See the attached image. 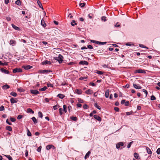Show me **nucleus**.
<instances>
[{
    "label": "nucleus",
    "mask_w": 160,
    "mask_h": 160,
    "mask_svg": "<svg viewBox=\"0 0 160 160\" xmlns=\"http://www.w3.org/2000/svg\"><path fill=\"white\" fill-rule=\"evenodd\" d=\"M139 46L140 47H141V48H147V47L143 45V44H139Z\"/></svg>",
    "instance_id": "nucleus-53"
},
{
    "label": "nucleus",
    "mask_w": 160,
    "mask_h": 160,
    "mask_svg": "<svg viewBox=\"0 0 160 160\" xmlns=\"http://www.w3.org/2000/svg\"><path fill=\"white\" fill-rule=\"evenodd\" d=\"M91 153V152L90 151H89L85 155L84 158L85 159H86L88 158L90 155V154Z\"/></svg>",
    "instance_id": "nucleus-19"
},
{
    "label": "nucleus",
    "mask_w": 160,
    "mask_h": 160,
    "mask_svg": "<svg viewBox=\"0 0 160 160\" xmlns=\"http://www.w3.org/2000/svg\"><path fill=\"white\" fill-rule=\"evenodd\" d=\"M52 147H53V149L55 148L54 146L52 145H49L46 146V148L47 150H49L52 148Z\"/></svg>",
    "instance_id": "nucleus-12"
},
{
    "label": "nucleus",
    "mask_w": 160,
    "mask_h": 160,
    "mask_svg": "<svg viewBox=\"0 0 160 160\" xmlns=\"http://www.w3.org/2000/svg\"><path fill=\"white\" fill-rule=\"evenodd\" d=\"M157 153L158 154H159L160 153V148H159L157 150Z\"/></svg>",
    "instance_id": "nucleus-54"
},
{
    "label": "nucleus",
    "mask_w": 160,
    "mask_h": 160,
    "mask_svg": "<svg viewBox=\"0 0 160 160\" xmlns=\"http://www.w3.org/2000/svg\"><path fill=\"white\" fill-rule=\"evenodd\" d=\"M88 48L90 49H93V47L90 45H88L87 46Z\"/></svg>",
    "instance_id": "nucleus-57"
},
{
    "label": "nucleus",
    "mask_w": 160,
    "mask_h": 160,
    "mask_svg": "<svg viewBox=\"0 0 160 160\" xmlns=\"http://www.w3.org/2000/svg\"><path fill=\"white\" fill-rule=\"evenodd\" d=\"M85 3H80L79 4V5L81 8H83L85 6Z\"/></svg>",
    "instance_id": "nucleus-39"
},
{
    "label": "nucleus",
    "mask_w": 160,
    "mask_h": 160,
    "mask_svg": "<svg viewBox=\"0 0 160 160\" xmlns=\"http://www.w3.org/2000/svg\"><path fill=\"white\" fill-rule=\"evenodd\" d=\"M31 92L34 94L36 95L39 93V92L36 90H30Z\"/></svg>",
    "instance_id": "nucleus-4"
},
{
    "label": "nucleus",
    "mask_w": 160,
    "mask_h": 160,
    "mask_svg": "<svg viewBox=\"0 0 160 160\" xmlns=\"http://www.w3.org/2000/svg\"><path fill=\"white\" fill-rule=\"evenodd\" d=\"M18 90L20 92H23L24 91V90L22 88H18Z\"/></svg>",
    "instance_id": "nucleus-44"
},
{
    "label": "nucleus",
    "mask_w": 160,
    "mask_h": 160,
    "mask_svg": "<svg viewBox=\"0 0 160 160\" xmlns=\"http://www.w3.org/2000/svg\"><path fill=\"white\" fill-rule=\"evenodd\" d=\"M27 135L28 136H31L32 135V134L29 131V130L28 129L27 130Z\"/></svg>",
    "instance_id": "nucleus-38"
},
{
    "label": "nucleus",
    "mask_w": 160,
    "mask_h": 160,
    "mask_svg": "<svg viewBox=\"0 0 160 160\" xmlns=\"http://www.w3.org/2000/svg\"><path fill=\"white\" fill-rule=\"evenodd\" d=\"M133 87L136 89H140L141 88V87L139 85H137V84H135L133 83Z\"/></svg>",
    "instance_id": "nucleus-11"
},
{
    "label": "nucleus",
    "mask_w": 160,
    "mask_h": 160,
    "mask_svg": "<svg viewBox=\"0 0 160 160\" xmlns=\"http://www.w3.org/2000/svg\"><path fill=\"white\" fill-rule=\"evenodd\" d=\"M129 101H127L125 103V106H128L129 105Z\"/></svg>",
    "instance_id": "nucleus-60"
},
{
    "label": "nucleus",
    "mask_w": 160,
    "mask_h": 160,
    "mask_svg": "<svg viewBox=\"0 0 160 160\" xmlns=\"http://www.w3.org/2000/svg\"><path fill=\"white\" fill-rule=\"evenodd\" d=\"M129 85L128 84H127L125 86H123V87L124 88H129Z\"/></svg>",
    "instance_id": "nucleus-49"
},
{
    "label": "nucleus",
    "mask_w": 160,
    "mask_h": 160,
    "mask_svg": "<svg viewBox=\"0 0 160 160\" xmlns=\"http://www.w3.org/2000/svg\"><path fill=\"white\" fill-rule=\"evenodd\" d=\"M107 43L106 42H100L99 45H104Z\"/></svg>",
    "instance_id": "nucleus-62"
},
{
    "label": "nucleus",
    "mask_w": 160,
    "mask_h": 160,
    "mask_svg": "<svg viewBox=\"0 0 160 160\" xmlns=\"http://www.w3.org/2000/svg\"><path fill=\"white\" fill-rule=\"evenodd\" d=\"M15 3L18 5L20 6L21 5V2L19 0H17L15 2Z\"/></svg>",
    "instance_id": "nucleus-32"
},
{
    "label": "nucleus",
    "mask_w": 160,
    "mask_h": 160,
    "mask_svg": "<svg viewBox=\"0 0 160 160\" xmlns=\"http://www.w3.org/2000/svg\"><path fill=\"white\" fill-rule=\"evenodd\" d=\"M135 73H145L146 72L145 70L141 69H137L135 71Z\"/></svg>",
    "instance_id": "nucleus-3"
},
{
    "label": "nucleus",
    "mask_w": 160,
    "mask_h": 160,
    "mask_svg": "<svg viewBox=\"0 0 160 160\" xmlns=\"http://www.w3.org/2000/svg\"><path fill=\"white\" fill-rule=\"evenodd\" d=\"M114 110L116 111H117V112H118L119 111V108H118V107H115L114 108Z\"/></svg>",
    "instance_id": "nucleus-56"
},
{
    "label": "nucleus",
    "mask_w": 160,
    "mask_h": 160,
    "mask_svg": "<svg viewBox=\"0 0 160 160\" xmlns=\"http://www.w3.org/2000/svg\"><path fill=\"white\" fill-rule=\"evenodd\" d=\"M70 118L72 120H73L74 121H76L77 119V118L76 117H70Z\"/></svg>",
    "instance_id": "nucleus-41"
},
{
    "label": "nucleus",
    "mask_w": 160,
    "mask_h": 160,
    "mask_svg": "<svg viewBox=\"0 0 160 160\" xmlns=\"http://www.w3.org/2000/svg\"><path fill=\"white\" fill-rule=\"evenodd\" d=\"M63 56L60 54H59L58 57H54V59L58 61L59 63H62L63 61Z\"/></svg>",
    "instance_id": "nucleus-1"
},
{
    "label": "nucleus",
    "mask_w": 160,
    "mask_h": 160,
    "mask_svg": "<svg viewBox=\"0 0 160 160\" xmlns=\"http://www.w3.org/2000/svg\"><path fill=\"white\" fill-rule=\"evenodd\" d=\"M10 95L14 97H16L17 96V94L14 92H12L10 93Z\"/></svg>",
    "instance_id": "nucleus-27"
},
{
    "label": "nucleus",
    "mask_w": 160,
    "mask_h": 160,
    "mask_svg": "<svg viewBox=\"0 0 160 160\" xmlns=\"http://www.w3.org/2000/svg\"><path fill=\"white\" fill-rule=\"evenodd\" d=\"M106 17H105V16H103L101 18V19L102 21H104V22L106 21H107V20L106 19Z\"/></svg>",
    "instance_id": "nucleus-43"
},
{
    "label": "nucleus",
    "mask_w": 160,
    "mask_h": 160,
    "mask_svg": "<svg viewBox=\"0 0 160 160\" xmlns=\"http://www.w3.org/2000/svg\"><path fill=\"white\" fill-rule=\"evenodd\" d=\"M90 84L92 86H96V84L92 82H91Z\"/></svg>",
    "instance_id": "nucleus-61"
},
{
    "label": "nucleus",
    "mask_w": 160,
    "mask_h": 160,
    "mask_svg": "<svg viewBox=\"0 0 160 160\" xmlns=\"http://www.w3.org/2000/svg\"><path fill=\"white\" fill-rule=\"evenodd\" d=\"M37 3L39 6V7L41 8L42 10H43V8L42 6V4L40 1L38 0L37 1Z\"/></svg>",
    "instance_id": "nucleus-22"
},
{
    "label": "nucleus",
    "mask_w": 160,
    "mask_h": 160,
    "mask_svg": "<svg viewBox=\"0 0 160 160\" xmlns=\"http://www.w3.org/2000/svg\"><path fill=\"white\" fill-rule=\"evenodd\" d=\"M133 142H130L129 144L127 145V148H129L130 147L132 143H133Z\"/></svg>",
    "instance_id": "nucleus-51"
},
{
    "label": "nucleus",
    "mask_w": 160,
    "mask_h": 160,
    "mask_svg": "<svg viewBox=\"0 0 160 160\" xmlns=\"http://www.w3.org/2000/svg\"><path fill=\"white\" fill-rule=\"evenodd\" d=\"M42 147L40 146L37 149V151L39 152H41V150Z\"/></svg>",
    "instance_id": "nucleus-52"
},
{
    "label": "nucleus",
    "mask_w": 160,
    "mask_h": 160,
    "mask_svg": "<svg viewBox=\"0 0 160 160\" xmlns=\"http://www.w3.org/2000/svg\"><path fill=\"white\" fill-rule=\"evenodd\" d=\"M79 64H82V65H87L88 64V63L87 62L85 61H80Z\"/></svg>",
    "instance_id": "nucleus-13"
},
{
    "label": "nucleus",
    "mask_w": 160,
    "mask_h": 160,
    "mask_svg": "<svg viewBox=\"0 0 160 160\" xmlns=\"http://www.w3.org/2000/svg\"><path fill=\"white\" fill-rule=\"evenodd\" d=\"M96 73L99 75H102L103 74V72H102L99 71H97Z\"/></svg>",
    "instance_id": "nucleus-50"
},
{
    "label": "nucleus",
    "mask_w": 160,
    "mask_h": 160,
    "mask_svg": "<svg viewBox=\"0 0 160 160\" xmlns=\"http://www.w3.org/2000/svg\"><path fill=\"white\" fill-rule=\"evenodd\" d=\"M146 150L148 154H151L152 153V152L149 148L147 147L146 148Z\"/></svg>",
    "instance_id": "nucleus-21"
},
{
    "label": "nucleus",
    "mask_w": 160,
    "mask_h": 160,
    "mask_svg": "<svg viewBox=\"0 0 160 160\" xmlns=\"http://www.w3.org/2000/svg\"><path fill=\"white\" fill-rule=\"evenodd\" d=\"M47 87L46 86H44L43 88L39 89V90L40 91H44L47 89Z\"/></svg>",
    "instance_id": "nucleus-34"
},
{
    "label": "nucleus",
    "mask_w": 160,
    "mask_h": 160,
    "mask_svg": "<svg viewBox=\"0 0 160 160\" xmlns=\"http://www.w3.org/2000/svg\"><path fill=\"white\" fill-rule=\"evenodd\" d=\"M6 129L8 131H11L12 130V128L11 127L7 126L6 127Z\"/></svg>",
    "instance_id": "nucleus-26"
},
{
    "label": "nucleus",
    "mask_w": 160,
    "mask_h": 160,
    "mask_svg": "<svg viewBox=\"0 0 160 160\" xmlns=\"http://www.w3.org/2000/svg\"><path fill=\"white\" fill-rule=\"evenodd\" d=\"M22 70L21 69L19 68H16L13 70L12 72L13 73H16L17 72H22Z\"/></svg>",
    "instance_id": "nucleus-2"
},
{
    "label": "nucleus",
    "mask_w": 160,
    "mask_h": 160,
    "mask_svg": "<svg viewBox=\"0 0 160 160\" xmlns=\"http://www.w3.org/2000/svg\"><path fill=\"white\" fill-rule=\"evenodd\" d=\"M31 119H32V121H33V122H34V123L35 124L37 122V120H36V119L35 117H32L31 118Z\"/></svg>",
    "instance_id": "nucleus-29"
},
{
    "label": "nucleus",
    "mask_w": 160,
    "mask_h": 160,
    "mask_svg": "<svg viewBox=\"0 0 160 160\" xmlns=\"http://www.w3.org/2000/svg\"><path fill=\"white\" fill-rule=\"evenodd\" d=\"M57 96L58 97L62 99L65 96L62 94H59Z\"/></svg>",
    "instance_id": "nucleus-25"
},
{
    "label": "nucleus",
    "mask_w": 160,
    "mask_h": 160,
    "mask_svg": "<svg viewBox=\"0 0 160 160\" xmlns=\"http://www.w3.org/2000/svg\"><path fill=\"white\" fill-rule=\"evenodd\" d=\"M141 107L140 106L138 105L137 107V109L138 110H140L141 109Z\"/></svg>",
    "instance_id": "nucleus-64"
},
{
    "label": "nucleus",
    "mask_w": 160,
    "mask_h": 160,
    "mask_svg": "<svg viewBox=\"0 0 160 160\" xmlns=\"http://www.w3.org/2000/svg\"><path fill=\"white\" fill-rule=\"evenodd\" d=\"M78 101L80 103H83V100L81 98H78Z\"/></svg>",
    "instance_id": "nucleus-58"
},
{
    "label": "nucleus",
    "mask_w": 160,
    "mask_h": 160,
    "mask_svg": "<svg viewBox=\"0 0 160 160\" xmlns=\"http://www.w3.org/2000/svg\"><path fill=\"white\" fill-rule=\"evenodd\" d=\"M84 109H87L88 108V105L86 104H84L83 106Z\"/></svg>",
    "instance_id": "nucleus-46"
},
{
    "label": "nucleus",
    "mask_w": 160,
    "mask_h": 160,
    "mask_svg": "<svg viewBox=\"0 0 160 160\" xmlns=\"http://www.w3.org/2000/svg\"><path fill=\"white\" fill-rule=\"evenodd\" d=\"M93 117L95 119L97 120L98 121H101V118L100 117L97 115H94Z\"/></svg>",
    "instance_id": "nucleus-6"
},
{
    "label": "nucleus",
    "mask_w": 160,
    "mask_h": 160,
    "mask_svg": "<svg viewBox=\"0 0 160 160\" xmlns=\"http://www.w3.org/2000/svg\"><path fill=\"white\" fill-rule=\"evenodd\" d=\"M94 106L97 109H99V110H100L101 109V108L99 106H98L97 104V103H95V104H94Z\"/></svg>",
    "instance_id": "nucleus-30"
},
{
    "label": "nucleus",
    "mask_w": 160,
    "mask_h": 160,
    "mask_svg": "<svg viewBox=\"0 0 160 160\" xmlns=\"http://www.w3.org/2000/svg\"><path fill=\"white\" fill-rule=\"evenodd\" d=\"M123 143L122 142H119L116 145V148L119 149L121 146H123Z\"/></svg>",
    "instance_id": "nucleus-8"
},
{
    "label": "nucleus",
    "mask_w": 160,
    "mask_h": 160,
    "mask_svg": "<svg viewBox=\"0 0 160 160\" xmlns=\"http://www.w3.org/2000/svg\"><path fill=\"white\" fill-rule=\"evenodd\" d=\"M47 86L48 87H53L52 85L50 83H48L47 84Z\"/></svg>",
    "instance_id": "nucleus-63"
},
{
    "label": "nucleus",
    "mask_w": 160,
    "mask_h": 160,
    "mask_svg": "<svg viewBox=\"0 0 160 160\" xmlns=\"http://www.w3.org/2000/svg\"><path fill=\"white\" fill-rule=\"evenodd\" d=\"M9 88H10V86L7 84H5V85H3L2 86V88L3 89H5V90H6L8 89Z\"/></svg>",
    "instance_id": "nucleus-15"
},
{
    "label": "nucleus",
    "mask_w": 160,
    "mask_h": 160,
    "mask_svg": "<svg viewBox=\"0 0 160 160\" xmlns=\"http://www.w3.org/2000/svg\"><path fill=\"white\" fill-rule=\"evenodd\" d=\"M109 91L108 89L105 92V95L106 98H108L109 97Z\"/></svg>",
    "instance_id": "nucleus-18"
},
{
    "label": "nucleus",
    "mask_w": 160,
    "mask_h": 160,
    "mask_svg": "<svg viewBox=\"0 0 160 160\" xmlns=\"http://www.w3.org/2000/svg\"><path fill=\"white\" fill-rule=\"evenodd\" d=\"M38 115L39 117L41 118H42L43 115H42V113L40 111L38 113Z\"/></svg>",
    "instance_id": "nucleus-37"
},
{
    "label": "nucleus",
    "mask_w": 160,
    "mask_h": 160,
    "mask_svg": "<svg viewBox=\"0 0 160 160\" xmlns=\"http://www.w3.org/2000/svg\"><path fill=\"white\" fill-rule=\"evenodd\" d=\"M27 112L28 113H31L32 114L34 113V111L30 108H28L27 109Z\"/></svg>",
    "instance_id": "nucleus-24"
},
{
    "label": "nucleus",
    "mask_w": 160,
    "mask_h": 160,
    "mask_svg": "<svg viewBox=\"0 0 160 160\" xmlns=\"http://www.w3.org/2000/svg\"><path fill=\"white\" fill-rule=\"evenodd\" d=\"M134 156L135 158H136V159H139V155L136 152H135L134 153Z\"/></svg>",
    "instance_id": "nucleus-23"
},
{
    "label": "nucleus",
    "mask_w": 160,
    "mask_h": 160,
    "mask_svg": "<svg viewBox=\"0 0 160 160\" xmlns=\"http://www.w3.org/2000/svg\"><path fill=\"white\" fill-rule=\"evenodd\" d=\"M32 66L30 65L23 66H22V68L25 70L29 69L32 68Z\"/></svg>",
    "instance_id": "nucleus-9"
},
{
    "label": "nucleus",
    "mask_w": 160,
    "mask_h": 160,
    "mask_svg": "<svg viewBox=\"0 0 160 160\" xmlns=\"http://www.w3.org/2000/svg\"><path fill=\"white\" fill-rule=\"evenodd\" d=\"M4 110V108L3 106H0V111H2Z\"/></svg>",
    "instance_id": "nucleus-55"
},
{
    "label": "nucleus",
    "mask_w": 160,
    "mask_h": 160,
    "mask_svg": "<svg viewBox=\"0 0 160 160\" xmlns=\"http://www.w3.org/2000/svg\"><path fill=\"white\" fill-rule=\"evenodd\" d=\"M23 116L21 115H19L17 117V119H21L22 117Z\"/></svg>",
    "instance_id": "nucleus-45"
},
{
    "label": "nucleus",
    "mask_w": 160,
    "mask_h": 160,
    "mask_svg": "<svg viewBox=\"0 0 160 160\" xmlns=\"http://www.w3.org/2000/svg\"><path fill=\"white\" fill-rule=\"evenodd\" d=\"M1 71L2 72L4 73L5 74H9V72L8 71L6 70L4 68H1Z\"/></svg>",
    "instance_id": "nucleus-14"
},
{
    "label": "nucleus",
    "mask_w": 160,
    "mask_h": 160,
    "mask_svg": "<svg viewBox=\"0 0 160 160\" xmlns=\"http://www.w3.org/2000/svg\"><path fill=\"white\" fill-rule=\"evenodd\" d=\"M10 101L11 102L12 104L16 103L17 102V99L16 98H12L10 99Z\"/></svg>",
    "instance_id": "nucleus-10"
},
{
    "label": "nucleus",
    "mask_w": 160,
    "mask_h": 160,
    "mask_svg": "<svg viewBox=\"0 0 160 160\" xmlns=\"http://www.w3.org/2000/svg\"><path fill=\"white\" fill-rule=\"evenodd\" d=\"M52 71L49 70H44L40 71L42 73H49Z\"/></svg>",
    "instance_id": "nucleus-20"
},
{
    "label": "nucleus",
    "mask_w": 160,
    "mask_h": 160,
    "mask_svg": "<svg viewBox=\"0 0 160 160\" xmlns=\"http://www.w3.org/2000/svg\"><path fill=\"white\" fill-rule=\"evenodd\" d=\"M51 62L50 61H48V60H45L43 61L42 62V65H44V64H48L50 65L51 64Z\"/></svg>",
    "instance_id": "nucleus-5"
},
{
    "label": "nucleus",
    "mask_w": 160,
    "mask_h": 160,
    "mask_svg": "<svg viewBox=\"0 0 160 160\" xmlns=\"http://www.w3.org/2000/svg\"><path fill=\"white\" fill-rule=\"evenodd\" d=\"M156 99V98L154 95H152L151 97V100H154Z\"/></svg>",
    "instance_id": "nucleus-42"
},
{
    "label": "nucleus",
    "mask_w": 160,
    "mask_h": 160,
    "mask_svg": "<svg viewBox=\"0 0 160 160\" xmlns=\"http://www.w3.org/2000/svg\"><path fill=\"white\" fill-rule=\"evenodd\" d=\"M85 92L87 94H91L93 93V92L92 90L90 89H88V90H86L85 91Z\"/></svg>",
    "instance_id": "nucleus-17"
},
{
    "label": "nucleus",
    "mask_w": 160,
    "mask_h": 160,
    "mask_svg": "<svg viewBox=\"0 0 160 160\" xmlns=\"http://www.w3.org/2000/svg\"><path fill=\"white\" fill-rule=\"evenodd\" d=\"M12 27L15 30H18L19 31L20 30V29L18 27L16 26L15 25H14L13 24H12Z\"/></svg>",
    "instance_id": "nucleus-16"
},
{
    "label": "nucleus",
    "mask_w": 160,
    "mask_h": 160,
    "mask_svg": "<svg viewBox=\"0 0 160 160\" xmlns=\"http://www.w3.org/2000/svg\"><path fill=\"white\" fill-rule=\"evenodd\" d=\"M16 41L13 40H11L10 41V45H12V46H13L15 45L16 44Z\"/></svg>",
    "instance_id": "nucleus-7"
},
{
    "label": "nucleus",
    "mask_w": 160,
    "mask_h": 160,
    "mask_svg": "<svg viewBox=\"0 0 160 160\" xmlns=\"http://www.w3.org/2000/svg\"><path fill=\"white\" fill-rule=\"evenodd\" d=\"M76 92L78 94H81L82 93V91L80 90L77 89L76 90Z\"/></svg>",
    "instance_id": "nucleus-35"
},
{
    "label": "nucleus",
    "mask_w": 160,
    "mask_h": 160,
    "mask_svg": "<svg viewBox=\"0 0 160 160\" xmlns=\"http://www.w3.org/2000/svg\"><path fill=\"white\" fill-rule=\"evenodd\" d=\"M10 120L12 122H14L16 121V119L12 117H11L10 118Z\"/></svg>",
    "instance_id": "nucleus-48"
},
{
    "label": "nucleus",
    "mask_w": 160,
    "mask_h": 160,
    "mask_svg": "<svg viewBox=\"0 0 160 160\" xmlns=\"http://www.w3.org/2000/svg\"><path fill=\"white\" fill-rule=\"evenodd\" d=\"M59 106L58 105H56L53 106V108L54 110H56L59 107Z\"/></svg>",
    "instance_id": "nucleus-36"
},
{
    "label": "nucleus",
    "mask_w": 160,
    "mask_h": 160,
    "mask_svg": "<svg viewBox=\"0 0 160 160\" xmlns=\"http://www.w3.org/2000/svg\"><path fill=\"white\" fill-rule=\"evenodd\" d=\"M41 24L44 27L46 26V25L44 21L43 20V19L41 20Z\"/></svg>",
    "instance_id": "nucleus-28"
},
{
    "label": "nucleus",
    "mask_w": 160,
    "mask_h": 160,
    "mask_svg": "<svg viewBox=\"0 0 160 160\" xmlns=\"http://www.w3.org/2000/svg\"><path fill=\"white\" fill-rule=\"evenodd\" d=\"M142 91L143 92H144L145 93L146 96H147V94H148L147 91L146 90L144 89L142 90Z\"/></svg>",
    "instance_id": "nucleus-59"
},
{
    "label": "nucleus",
    "mask_w": 160,
    "mask_h": 160,
    "mask_svg": "<svg viewBox=\"0 0 160 160\" xmlns=\"http://www.w3.org/2000/svg\"><path fill=\"white\" fill-rule=\"evenodd\" d=\"M62 108H60L59 109V112L61 115L63 113L62 112Z\"/></svg>",
    "instance_id": "nucleus-47"
},
{
    "label": "nucleus",
    "mask_w": 160,
    "mask_h": 160,
    "mask_svg": "<svg viewBox=\"0 0 160 160\" xmlns=\"http://www.w3.org/2000/svg\"><path fill=\"white\" fill-rule=\"evenodd\" d=\"M71 24L72 26H74L75 25H76L77 23L75 22V20H72V22L71 23Z\"/></svg>",
    "instance_id": "nucleus-33"
},
{
    "label": "nucleus",
    "mask_w": 160,
    "mask_h": 160,
    "mask_svg": "<svg viewBox=\"0 0 160 160\" xmlns=\"http://www.w3.org/2000/svg\"><path fill=\"white\" fill-rule=\"evenodd\" d=\"M5 156L7 157L9 160H12V158L9 155H5Z\"/></svg>",
    "instance_id": "nucleus-31"
},
{
    "label": "nucleus",
    "mask_w": 160,
    "mask_h": 160,
    "mask_svg": "<svg viewBox=\"0 0 160 160\" xmlns=\"http://www.w3.org/2000/svg\"><path fill=\"white\" fill-rule=\"evenodd\" d=\"M63 110L65 113L67 112V106L66 105H64L63 106Z\"/></svg>",
    "instance_id": "nucleus-40"
}]
</instances>
